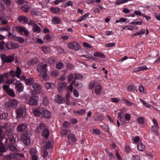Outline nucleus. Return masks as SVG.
Masks as SVG:
<instances>
[{
	"mask_svg": "<svg viewBox=\"0 0 160 160\" xmlns=\"http://www.w3.org/2000/svg\"><path fill=\"white\" fill-rule=\"evenodd\" d=\"M47 66V64L41 63V64H39L37 68L38 70L40 72L39 76L42 80L44 81L48 79L46 70V68Z\"/></svg>",
	"mask_w": 160,
	"mask_h": 160,
	"instance_id": "obj_1",
	"label": "nucleus"
},
{
	"mask_svg": "<svg viewBox=\"0 0 160 160\" xmlns=\"http://www.w3.org/2000/svg\"><path fill=\"white\" fill-rule=\"evenodd\" d=\"M18 102L15 99L10 100L4 105V107L6 109L10 110L14 109L17 107Z\"/></svg>",
	"mask_w": 160,
	"mask_h": 160,
	"instance_id": "obj_2",
	"label": "nucleus"
},
{
	"mask_svg": "<svg viewBox=\"0 0 160 160\" xmlns=\"http://www.w3.org/2000/svg\"><path fill=\"white\" fill-rule=\"evenodd\" d=\"M0 57L2 63L11 62L14 59L13 56L9 55L7 56L5 54H1Z\"/></svg>",
	"mask_w": 160,
	"mask_h": 160,
	"instance_id": "obj_3",
	"label": "nucleus"
},
{
	"mask_svg": "<svg viewBox=\"0 0 160 160\" xmlns=\"http://www.w3.org/2000/svg\"><path fill=\"white\" fill-rule=\"evenodd\" d=\"M38 96H31L27 103L30 105L37 106L38 104Z\"/></svg>",
	"mask_w": 160,
	"mask_h": 160,
	"instance_id": "obj_4",
	"label": "nucleus"
},
{
	"mask_svg": "<svg viewBox=\"0 0 160 160\" xmlns=\"http://www.w3.org/2000/svg\"><path fill=\"white\" fill-rule=\"evenodd\" d=\"M44 109L41 107H38L35 108L32 111L33 114L36 117L42 116Z\"/></svg>",
	"mask_w": 160,
	"mask_h": 160,
	"instance_id": "obj_5",
	"label": "nucleus"
},
{
	"mask_svg": "<svg viewBox=\"0 0 160 160\" xmlns=\"http://www.w3.org/2000/svg\"><path fill=\"white\" fill-rule=\"evenodd\" d=\"M9 85L5 84L2 86V88L9 96L14 97L15 96L14 92L13 89L9 88Z\"/></svg>",
	"mask_w": 160,
	"mask_h": 160,
	"instance_id": "obj_6",
	"label": "nucleus"
},
{
	"mask_svg": "<svg viewBox=\"0 0 160 160\" xmlns=\"http://www.w3.org/2000/svg\"><path fill=\"white\" fill-rule=\"evenodd\" d=\"M16 69L17 70L16 72L13 70H11L9 72L10 75L13 78L16 77L19 78L20 77L21 73V69L18 66L17 67Z\"/></svg>",
	"mask_w": 160,
	"mask_h": 160,
	"instance_id": "obj_7",
	"label": "nucleus"
},
{
	"mask_svg": "<svg viewBox=\"0 0 160 160\" xmlns=\"http://www.w3.org/2000/svg\"><path fill=\"white\" fill-rule=\"evenodd\" d=\"M68 45L69 48L75 49L76 50H79L81 48L80 44L75 41L69 42L68 43Z\"/></svg>",
	"mask_w": 160,
	"mask_h": 160,
	"instance_id": "obj_8",
	"label": "nucleus"
},
{
	"mask_svg": "<svg viewBox=\"0 0 160 160\" xmlns=\"http://www.w3.org/2000/svg\"><path fill=\"white\" fill-rule=\"evenodd\" d=\"M27 135L23 134L22 136V139L23 142L25 145L29 144L30 142L29 137H30V132L29 131L27 133Z\"/></svg>",
	"mask_w": 160,
	"mask_h": 160,
	"instance_id": "obj_9",
	"label": "nucleus"
},
{
	"mask_svg": "<svg viewBox=\"0 0 160 160\" xmlns=\"http://www.w3.org/2000/svg\"><path fill=\"white\" fill-rule=\"evenodd\" d=\"M19 46L18 44L12 42L8 43L5 45L6 48H7L8 49L17 48H18Z\"/></svg>",
	"mask_w": 160,
	"mask_h": 160,
	"instance_id": "obj_10",
	"label": "nucleus"
},
{
	"mask_svg": "<svg viewBox=\"0 0 160 160\" xmlns=\"http://www.w3.org/2000/svg\"><path fill=\"white\" fill-rule=\"evenodd\" d=\"M25 108L22 107H20L17 109L16 112L17 114V117L18 118H21L24 116L25 114Z\"/></svg>",
	"mask_w": 160,
	"mask_h": 160,
	"instance_id": "obj_11",
	"label": "nucleus"
},
{
	"mask_svg": "<svg viewBox=\"0 0 160 160\" xmlns=\"http://www.w3.org/2000/svg\"><path fill=\"white\" fill-rule=\"evenodd\" d=\"M26 123L24 122L19 124L17 128V130L18 132H21L25 130L27 128Z\"/></svg>",
	"mask_w": 160,
	"mask_h": 160,
	"instance_id": "obj_12",
	"label": "nucleus"
},
{
	"mask_svg": "<svg viewBox=\"0 0 160 160\" xmlns=\"http://www.w3.org/2000/svg\"><path fill=\"white\" fill-rule=\"evenodd\" d=\"M55 100L57 103L59 104L63 103L65 101L64 98L62 96L59 94L55 96Z\"/></svg>",
	"mask_w": 160,
	"mask_h": 160,
	"instance_id": "obj_13",
	"label": "nucleus"
},
{
	"mask_svg": "<svg viewBox=\"0 0 160 160\" xmlns=\"http://www.w3.org/2000/svg\"><path fill=\"white\" fill-rule=\"evenodd\" d=\"M53 147V143L52 141H49L47 142L44 146V150H47L49 149H52Z\"/></svg>",
	"mask_w": 160,
	"mask_h": 160,
	"instance_id": "obj_14",
	"label": "nucleus"
},
{
	"mask_svg": "<svg viewBox=\"0 0 160 160\" xmlns=\"http://www.w3.org/2000/svg\"><path fill=\"white\" fill-rule=\"evenodd\" d=\"M15 84V88L17 92H20L23 90L24 87L22 83H16Z\"/></svg>",
	"mask_w": 160,
	"mask_h": 160,
	"instance_id": "obj_15",
	"label": "nucleus"
},
{
	"mask_svg": "<svg viewBox=\"0 0 160 160\" xmlns=\"http://www.w3.org/2000/svg\"><path fill=\"white\" fill-rule=\"evenodd\" d=\"M45 128V125L43 123H41L40 124L39 126L37 128L36 132L37 133H39L41 132L42 131H43Z\"/></svg>",
	"mask_w": 160,
	"mask_h": 160,
	"instance_id": "obj_16",
	"label": "nucleus"
},
{
	"mask_svg": "<svg viewBox=\"0 0 160 160\" xmlns=\"http://www.w3.org/2000/svg\"><path fill=\"white\" fill-rule=\"evenodd\" d=\"M8 149L12 152H16L18 151L16 147L13 144H8L6 145Z\"/></svg>",
	"mask_w": 160,
	"mask_h": 160,
	"instance_id": "obj_17",
	"label": "nucleus"
},
{
	"mask_svg": "<svg viewBox=\"0 0 160 160\" xmlns=\"http://www.w3.org/2000/svg\"><path fill=\"white\" fill-rule=\"evenodd\" d=\"M32 87L35 91H38L42 88V86L38 83H35L32 85Z\"/></svg>",
	"mask_w": 160,
	"mask_h": 160,
	"instance_id": "obj_18",
	"label": "nucleus"
},
{
	"mask_svg": "<svg viewBox=\"0 0 160 160\" xmlns=\"http://www.w3.org/2000/svg\"><path fill=\"white\" fill-rule=\"evenodd\" d=\"M18 20L19 22H22L24 23H27L28 22V19L25 17L20 16L18 18Z\"/></svg>",
	"mask_w": 160,
	"mask_h": 160,
	"instance_id": "obj_19",
	"label": "nucleus"
},
{
	"mask_svg": "<svg viewBox=\"0 0 160 160\" xmlns=\"http://www.w3.org/2000/svg\"><path fill=\"white\" fill-rule=\"evenodd\" d=\"M51 113L50 112L44 109V112L42 117L46 118H49L51 117Z\"/></svg>",
	"mask_w": 160,
	"mask_h": 160,
	"instance_id": "obj_20",
	"label": "nucleus"
},
{
	"mask_svg": "<svg viewBox=\"0 0 160 160\" xmlns=\"http://www.w3.org/2000/svg\"><path fill=\"white\" fill-rule=\"evenodd\" d=\"M102 86L101 85H98L96 86L95 89V93L97 95H99L101 93Z\"/></svg>",
	"mask_w": 160,
	"mask_h": 160,
	"instance_id": "obj_21",
	"label": "nucleus"
},
{
	"mask_svg": "<svg viewBox=\"0 0 160 160\" xmlns=\"http://www.w3.org/2000/svg\"><path fill=\"white\" fill-rule=\"evenodd\" d=\"M61 21V19L58 17H54L52 20V22L54 24H58L60 23Z\"/></svg>",
	"mask_w": 160,
	"mask_h": 160,
	"instance_id": "obj_22",
	"label": "nucleus"
},
{
	"mask_svg": "<svg viewBox=\"0 0 160 160\" xmlns=\"http://www.w3.org/2000/svg\"><path fill=\"white\" fill-rule=\"evenodd\" d=\"M86 112V110L85 109H82L76 111H74V113L77 115H80L84 114Z\"/></svg>",
	"mask_w": 160,
	"mask_h": 160,
	"instance_id": "obj_23",
	"label": "nucleus"
},
{
	"mask_svg": "<svg viewBox=\"0 0 160 160\" xmlns=\"http://www.w3.org/2000/svg\"><path fill=\"white\" fill-rule=\"evenodd\" d=\"M26 84L28 85H30L33 84L34 80L33 78H29L25 80Z\"/></svg>",
	"mask_w": 160,
	"mask_h": 160,
	"instance_id": "obj_24",
	"label": "nucleus"
},
{
	"mask_svg": "<svg viewBox=\"0 0 160 160\" xmlns=\"http://www.w3.org/2000/svg\"><path fill=\"white\" fill-rule=\"evenodd\" d=\"M68 139L71 140L74 142H76L77 140L75 135L73 134H69L68 136Z\"/></svg>",
	"mask_w": 160,
	"mask_h": 160,
	"instance_id": "obj_25",
	"label": "nucleus"
},
{
	"mask_svg": "<svg viewBox=\"0 0 160 160\" xmlns=\"http://www.w3.org/2000/svg\"><path fill=\"white\" fill-rule=\"evenodd\" d=\"M38 61L37 58H33L30 60L28 62V64L29 66H31L37 63Z\"/></svg>",
	"mask_w": 160,
	"mask_h": 160,
	"instance_id": "obj_26",
	"label": "nucleus"
},
{
	"mask_svg": "<svg viewBox=\"0 0 160 160\" xmlns=\"http://www.w3.org/2000/svg\"><path fill=\"white\" fill-rule=\"evenodd\" d=\"M66 83L64 82H62L60 83L58 85V90L59 91H61L62 89L65 88L66 87Z\"/></svg>",
	"mask_w": 160,
	"mask_h": 160,
	"instance_id": "obj_27",
	"label": "nucleus"
},
{
	"mask_svg": "<svg viewBox=\"0 0 160 160\" xmlns=\"http://www.w3.org/2000/svg\"><path fill=\"white\" fill-rule=\"evenodd\" d=\"M49 134V131L47 128H46L44 131H43L42 133V136L44 137L45 138H48Z\"/></svg>",
	"mask_w": 160,
	"mask_h": 160,
	"instance_id": "obj_28",
	"label": "nucleus"
},
{
	"mask_svg": "<svg viewBox=\"0 0 160 160\" xmlns=\"http://www.w3.org/2000/svg\"><path fill=\"white\" fill-rule=\"evenodd\" d=\"M136 22L133 21L130 23L131 24L134 25H141L142 23V20L140 19H136Z\"/></svg>",
	"mask_w": 160,
	"mask_h": 160,
	"instance_id": "obj_29",
	"label": "nucleus"
},
{
	"mask_svg": "<svg viewBox=\"0 0 160 160\" xmlns=\"http://www.w3.org/2000/svg\"><path fill=\"white\" fill-rule=\"evenodd\" d=\"M45 86L47 89H50L53 88L54 87V85L53 83L48 82L46 83Z\"/></svg>",
	"mask_w": 160,
	"mask_h": 160,
	"instance_id": "obj_30",
	"label": "nucleus"
},
{
	"mask_svg": "<svg viewBox=\"0 0 160 160\" xmlns=\"http://www.w3.org/2000/svg\"><path fill=\"white\" fill-rule=\"evenodd\" d=\"M137 122L141 125H143L144 123L145 118L143 117H140L137 118Z\"/></svg>",
	"mask_w": 160,
	"mask_h": 160,
	"instance_id": "obj_31",
	"label": "nucleus"
},
{
	"mask_svg": "<svg viewBox=\"0 0 160 160\" xmlns=\"http://www.w3.org/2000/svg\"><path fill=\"white\" fill-rule=\"evenodd\" d=\"M7 150V148L3 145L2 142H0V152H4Z\"/></svg>",
	"mask_w": 160,
	"mask_h": 160,
	"instance_id": "obj_32",
	"label": "nucleus"
},
{
	"mask_svg": "<svg viewBox=\"0 0 160 160\" xmlns=\"http://www.w3.org/2000/svg\"><path fill=\"white\" fill-rule=\"evenodd\" d=\"M95 56L100 57L102 58H105V56L103 53L100 52H95L94 53Z\"/></svg>",
	"mask_w": 160,
	"mask_h": 160,
	"instance_id": "obj_33",
	"label": "nucleus"
},
{
	"mask_svg": "<svg viewBox=\"0 0 160 160\" xmlns=\"http://www.w3.org/2000/svg\"><path fill=\"white\" fill-rule=\"evenodd\" d=\"M42 50L45 54H48L50 52V49L48 47H42Z\"/></svg>",
	"mask_w": 160,
	"mask_h": 160,
	"instance_id": "obj_34",
	"label": "nucleus"
},
{
	"mask_svg": "<svg viewBox=\"0 0 160 160\" xmlns=\"http://www.w3.org/2000/svg\"><path fill=\"white\" fill-rule=\"evenodd\" d=\"M15 30L17 31V32H20V33L23 32L25 28L22 26H19L18 27H16L15 28Z\"/></svg>",
	"mask_w": 160,
	"mask_h": 160,
	"instance_id": "obj_35",
	"label": "nucleus"
},
{
	"mask_svg": "<svg viewBox=\"0 0 160 160\" xmlns=\"http://www.w3.org/2000/svg\"><path fill=\"white\" fill-rule=\"evenodd\" d=\"M15 142V140L14 138H6V142L8 144H13Z\"/></svg>",
	"mask_w": 160,
	"mask_h": 160,
	"instance_id": "obj_36",
	"label": "nucleus"
},
{
	"mask_svg": "<svg viewBox=\"0 0 160 160\" xmlns=\"http://www.w3.org/2000/svg\"><path fill=\"white\" fill-rule=\"evenodd\" d=\"M145 148V146L142 143H139L137 146L138 149L140 151L144 150Z\"/></svg>",
	"mask_w": 160,
	"mask_h": 160,
	"instance_id": "obj_37",
	"label": "nucleus"
},
{
	"mask_svg": "<svg viewBox=\"0 0 160 160\" xmlns=\"http://www.w3.org/2000/svg\"><path fill=\"white\" fill-rule=\"evenodd\" d=\"M124 116V113L122 111H121V112H119L118 114V118L119 119V120L122 122V119H123V117Z\"/></svg>",
	"mask_w": 160,
	"mask_h": 160,
	"instance_id": "obj_38",
	"label": "nucleus"
},
{
	"mask_svg": "<svg viewBox=\"0 0 160 160\" xmlns=\"http://www.w3.org/2000/svg\"><path fill=\"white\" fill-rule=\"evenodd\" d=\"M50 10L53 13H57L59 12L60 9L58 8L51 7Z\"/></svg>",
	"mask_w": 160,
	"mask_h": 160,
	"instance_id": "obj_39",
	"label": "nucleus"
},
{
	"mask_svg": "<svg viewBox=\"0 0 160 160\" xmlns=\"http://www.w3.org/2000/svg\"><path fill=\"white\" fill-rule=\"evenodd\" d=\"M42 101L43 104L45 106L47 105L49 102L48 98L46 96H45L43 98Z\"/></svg>",
	"mask_w": 160,
	"mask_h": 160,
	"instance_id": "obj_40",
	"label": "nucleus"
},
{
	"mask_svg": "<svg viewBox=\"0 0 160 160\" xmlns=\"http://www.w3.org/2000/svg\"><path fill=\"white\" fill-rule=\"evenodd\" d=\"M33 31L36 32H40L41 31V29L40 27L36 24L34 25L33 28Z\"/></svg>",
	"mask_w": 160,
	"mask_h": 160,
	"instance_id": "obj_41",
	"label": "nucleus"
},
{
	"mask_svg": "<svg viewBox=\"0 0 160 160\" xmlns=\"http://www.w3.org/2000/svg\"><path fill=\"white\" fill-rule=\"evenodd\" d=\"M89 13H87L85 14L83 16L80 18L79 20H77V22H80L83 20H84L89 15Z\"/></svg>",
	"mask_w": 160,
	"mask_h": 160,
	"instance_id": "obj_42",
	"label": "nucleus"
},
{
	"mask_svg": "<svg viewBox=\"0 0 160 160\" xmlns=\"http://www.w3.org/2000/svg\"><path fill=\"white\" fill-rule=\"evenodd\" d=\"M123 102L126 104L128 106H131L133 105V103L128 100L123 98L122 99Z\"/></svg>",
	"mask_w": 160,
	"mask_h": 160,
	"instance_id": "obj_43",
	"label": "nucleus"
},
{
	"mask_svg": "<svg viewBox=\"0 0 160 160\" xmlns=\"http://www.w3.org/2000/svg\"><path fill=\"white\" fill-rule=\"evenodd\" d=\"M8 117V114L7 113H3L0 114V119H6Z\"/></svg>",
	"mask_w": 160,
	"mask_h": 160,
	"instance_id": "obj_44",
	"label": "nucleus"
},
{
	"mask_svg": "<svg viewBox=\"0 0 160 160\" xmlns=\"http://www.w3.org/2000/svg\"><path fill=\"white\" fill-rule=\"evenodd\" d=\"M63 66V64L61 62L57 63L56 66V68L58 69H61Z\"/></svg>",
	"mask_w": 160,
	"mask_h": 160,
	"instance_id": "obj_45",
	"label": "nucleus"
},
{
	"mask_svg": "<svg viewBox=\"0 0 160 160\" xmlns=\"http://www.w3.org/2000/svg\"><path fill=\"white\" fill-rule=\"evenodd\" d=\"M151 129L152 132H154L156 135L158 134V130L157 127L152 126Z\"/></svg>",
	"mask_w": 160,
	"mask_h": 160,
	"instance_id": "obj_46",
	"label": "nucleus"
},
{
	"mask_svg": "<svg viewBox=\"0 0 160 160\" xmlns=\"http://www.w3.org/2000/svg\"><path fill=\"white\" fill-rule=\"evenodd\" d=\"M21 9L24 12H27L29 9V7L27 5H24L22 6Z\"/></svg>",
	"mask_w": 160,
	"mask_h": 160,
	"instance_id": "obj_47",
	"label": "nucleus"
},
{
	"mask_svg": "<svg viewBox=\"0 0 160 160\" xmlns=\"http://www.w3.org/2000/svg\"><path fill=\"white\" fill-rule=\"evenodd\" d=\"M74 77L72 73H70L68 74L67 78V80L68 82H70L73 78Z\"/></svg>",
	"mask_w": 160,
	"mask_h": 160,
	"instance_id": "obj_48",
	"label": "nucleus"
},
{
	"mask_svg": "<svg viewBox=\"0 0 160 160\" xmlns=\"http://www.w3.org/2000/svg\"><path fill=\"white\" fill-rule=\"evenodd\" d=\"M127 90L130 92H132L134 91L135 90V88L133 85H130L128 87Z\"/></svg>",
	"mask_w": 160,
	"mask_h": 160,
	"instance_id": "obj_49",
	"label": "nucleus"
},
{
	"mask_svg": "<svg viewBox=\"0 0 160 160\" xmlns=\"http://www.w3.org/2000/svg\"><path fill=\"white\" fill-rule=\"evenodd\" d=\"M30 153L32 156L35 155L36 153V149L34 148H32L30 149Z\"/></svg>",
	"mask_w": 160,
	"mask_h": 160,
	"instance_id": "obj_50",
	"label": "nucleus"
},
{
	"mask_svg": "<svg viewBox=\"0 0 160 160\" xmlns=\"http://www.w3.org/2000/svg\"><path fill=\"white\" fill-rule=\"evenodd\" d=\"M95 85V82L94 81H91L89 85V89H92L94 87Z\"/></svg>",
	"mask_w": 160,
	"mask_h": 160,
	"instance_id": "obj_51",
	"label": "nucleus"
},
{
	"mask_svg": "<svg viewBox=\"0 0 160 160\" xmlns=\"http://www.w3.org/2000/svg\"><path fill=\"white\" fill-rule=\"evenodd\" d=\"M82 75L79 74H75V79H79L82 78Z\"/></svg>",
	"mask_w": 160,
	"mask_h": 160,
	"instance_id": "obj_52",
	"label": "nucleus"
},
{
	"mask_svg": "<svg viewBox=\"0 0 160 160\" xmlns=\"http://www.w3.org/2000/svg\"><path fill=\"white\" fill-rule=\"evenodd\" d=\"M58 74V71L57 70L53 71L51 73V75L53 77L57 76Z\"/></svg>",
	"mask_w": 160,
	"mask_h": 160,
	"instance_id": "obj_53",
	"label": "nucleus"
},
{
	"mask_svg": "<svg viewBox=\"0 0 160 160\" xmlns=\"http://www.w3.org/2000/svg\"><path fill=\"white\" fill-rule=\"evenodd\" d=\"M10 27L8 26H7L5 27H3L0 29V30L8 31L10 29Z\"/></svg>",
	"mask_w": 160,
	"mask_h": 160,
	"instance_id": "obj_54",
	"label": "nucleus"
},
{
	"mask_svg": "<svg viewBox=\"0 0 160 160\" xmlns=\"http://www.w3.org/2000/svg\"><path fill=\"white\" fill-rule=\"evenodd\" d=\"M69 130H67L66 129H63L62 130L61 132L62 136L68 134Z\"/></svg>",
	"mask_w": 160,
	"mask_h": 160,
	"instance_id": "obj_55",
	"label": "nucleus"
},
{
	"mask_svg": "<svg viewBox=\"0 0 160 160\" xmlns=\"http://www.w3.org/2000/svg\"><path fill=\"white\" fill-rule=\"evenodd\" d=\"M73 5V3L72 1H70L67 2L65 3V4L64 7H66L67 6H72Z\"/></svg>",
	"mask_w": 160,
	"mask_h": 160,
	"instance_id": "obj_56",
	"label": "nucleus"
},
{
	"mask_svg": "<svg viewBox=\"0 0 160 160\" xmlns=\"http://www.w3.org/2000/svg\"><path fill=\"white\" fill-rule=\"evenodd\" d=\"M7 135L8 137V138H14V135L13 133H8L7 134Z\"/></svg>",
	"mask_w": 160,
	"mask_h": 160,
	"instance_id": "obj_57",
	"label": "nucleus"
},
{
	"mask_svg": "<svg viewBox=\"0 0 160 160\" xmlns=\"http://www.w3.org/2000/svg\"><path fill=\"white\" fill-rule=\"evenodd\" d=\"M74 95L77 97L79 96V92L76 89H74L73 92Z\"/></svg>",
	"mask_w": 160,
	"mask_h": 160,
	"instance_id": "obj_58",
	"label": "nucleus"
},
{
	"mask_svg": "<svg viewBox=\"0 0 160 160\" xmlns=\"http://www.w3.org/2000/svg\"><path fill=\"white\" fill-rule=\"evenodd\" d=\"M131 118L130 115L129 114L126 113L125 116V119L126 120L129 121Z\"/></svg>",
	"mask_w": 160,
	"mask_h": 160,
	"instance_id": "obj_59",
	"label": "nucleus"
},
{
	"mask_svg": "<svg viewBox=\"0 0 160 160\" xmlns=\"http://www.w3.org/2000/svg\"><path fill=\"white\" fill-rule=\"evenodd\" d=\"M92 133H95L96 134H98L101 133V132L99 129H94L93 130Z\"/></svg>",
	"mask_w": 160,
	"mask_h": 160,
	"instance_id": "obj_60",
	"label": "nucleus"
},
{
	"mask_svg": "<svg viewBox=\"0 0 160 160\" xmlns=\"http://www.w3.org/2000/svg\"><path fill=\"white\" fill-rule=\"evenodd\" d=\"M44 40L46 41V40L47 41L51 39V37L49 34H47L45 36L44 38Z\"/></svg>",
	"mask_w": 160,
	"mask_h": 160,
	"instance_id": "obj_61",
	"label": "nucleus"
},
{
	"mask_svg": "<svg viewBox=\"0 0 160 160\" xmlns=\"http://www.w3.org/2000/svg\"><path fill=\"white\" fill-rule=\"evenodd\" d=\"M2 1L6 5L9 6L10 4L11 0H3Z\"/></svg>",
	"mask_w": 160,
	"mask_h": 160,
	"instance_id": "obj_62",
	"label": "nucleus"
},
{
	"mask_svg": "<svg viewBox=\"0 0 160 160\" xmlns=\"http://www.w3.org/2000/svg\"><path fill=\"white\" fill-rule=\"evenodd\" d=\"M20 43H23L25 41V40L22 37H18L17 41Z\"/></svg>",
	"mask_w": 160,
	"mask_h": 160,
	"instance_id": "obj_63",
	"label": "nucleus"
},
{
	"mask_svg": "<svg viewBox=\"0 0 160 160\" xmlns=\"http://www.w3.org/2000/svg\"><path fill=\"white\" fill-rule=\"evenodd\" d=\"M108 155L110 158V160H114V156L112 152L108 153Z\"/></svg>",
	"mask_w": 160,
	"mask_h": 160,
	"instance_id": "obj_64",
	"label": "nucleus"
}]
</instances>
